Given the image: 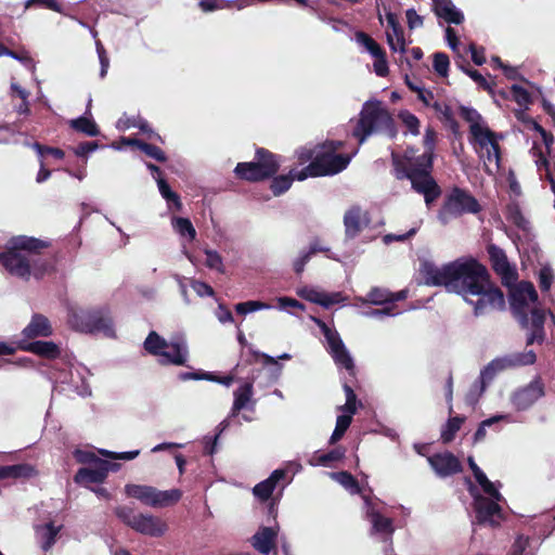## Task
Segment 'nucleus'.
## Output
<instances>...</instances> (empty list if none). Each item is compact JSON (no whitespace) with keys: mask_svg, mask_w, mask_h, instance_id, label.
Masks as SVG:
<instances>
[{"mask_svg":"<svg viewBox=\"0 0 555 555\" xmlns=\"http://www.w3.org/2000/svg\"><path fill=\"white\" fill-rule=\"evenodd\" d=\"M449 57L447 54L437 52L434 54V69L440 76H447L449 69Z\"/></svg>","mask_w":555,"mask_h":555,"instance_id":"3c124183","label":"nucleus"},{"mask_svg":"<svg viewBox=\"0 0 555 555\" xmlns=\"http://www.w3.org/2000/svg\"><path fill=\"white\" fill-rule=\"evenodd\" d=\"M270 308H271L270 305L262 302V301H257V300L240 302L235 306L236 312L241 313V314H246L248 312H254V311H258V310H267Z\"/></svg>","mask_w":555,"mask_h":555,"instance_id":"de8ad7c7","label":"nucleus"},{"mask_svg":"<svg viewBox=\"0 0 555 555\" xmlns=\"http://www.w3.org/2000/svg\"><path fill=\"white\" fill-rule=\"evenodd\" d=\"M296 173H289V175H282L279 177H275L271 183V191L275 196H279L283 193H285L292 185L294 179H297Z\"/></svg>","mask_w":555,"mask_h":555,"instance_id":"79ce46f5","label":"nucleus"},{"mask_svg":"<svg viewBox=\"0 0 555 555\" xmlns=\"http://www.w3.org/2000/svg\"><path fill=\"white\" fill-rule=\"evenodd\" d=\"M511 96L520 107H527L531 102L529 92L524 87L518 85L512 86Z\"/></svg>","mask_w":555,"mask_h":555,"instance_id":"09e8293b","label":"nucleus"},{"mask_svg":"<svg viewBox=\"0 0 555 555\" xmlns=\"http://www.w3.org/2000/svg\"><path fill=\"white\" fill-rule=\"evenodd\" d=\"M330 477L343 486L351 494L360 493V486L356 478L348 472L330 473Z\"/></svg>","mask_w":555,"mask_h":555,"instance_id":"c9c22d12","label":"nucleus"},{"mask_svg":"<svg viewBox=\"0 0 555 555\" xmlns=\"http://www.w3.org/2000/svg\"><path fill=\"white\" fill-rule=\"evenodd\" d=\"M296 294L299 297H301L302 299H306L308 301H311L313 304H318V305L322 306V301L324 298V292H322L315 287H311V286L298 287L296 289Z\"/></svg>","mask_w":555,"mask_h":555,"instance_id":"c03bdc74","label":"nucleus"},{"mask_svg":"<svg viewBox=\"0 0 555 555\" xmlns=\"http://www.w3.org/2000/svg\"><path fill=\"white\" fill-rule=\"evenodd\" d=\"M180 380H199V379H207V380H216L215 375L211 373H198V372H183L179 374Z\"/></svg>","mask_w":555,"mask_h":555,"instance_id":"0e129e2a","label":"nucleus"},{"mask_svg":"<svg viewBox=\"0 0 555 555\" xmlns=\"http://www.w3.org/2000/svg\"><path fill=\"white\" fill-rule=\"evenodd\" d=\"M399 118L412 134L417 135L420 133V120L415 115L409 111H402L399 113Z\"/></svg>","mask_w":555,"mask_h":555,"instance_id":"49530a36","label":"nucleus"},{"mask_svg":"<svg viewBox=\"0 0 555 555\" xmlns=\"http://www.w3.org/2000/svg\"><path fill=\"white\" fill-rule=\"evenodd\" d=\"M156 182L158 185L159 193L167 201L169 208H171V206H175L177 210H180L182 208V204L180 202L179 195L170 189L168 183L163 178L157 177Z\"/></svg>","mask_w":555,"mask_h":555,"instance_id":"4c0bfd02","label":"nucleus"},{"mask_svg":"<svg viewBox=\"0 0 555 555\" xmlns=\"http://www.w3.org/2000/svg\"><path fill=\"white\" fill-rule=\"evenodd\" d=\"M21 348L47 359H55L61 354L60 347L53 341L21 343Z\"/></svg>","mask_w":555,"mask_h":555,"instance_id":"c756f323","label":"nucleus"},{"mask_svg":"<svg viewBox=\"0 0 555 555\" xmlns=\"http://www.w3.org/2000/svg\"><path fill=\"white\" fill-rule=\"evenodd\" d=\"M307 250L311 254V256L315 255L317 253H326L327 258L339 261V259L334 254H330V248L320 240L312 241Z\"/></svg>","mask_w":555,"mask_h":555,"instance_id":"13d9d810","label":"nucleus"},{"mask_svg":"<svg viewBox=\"0 0 555 555\" xmlns=\"http://www.w3.org/2000/svg\"><path fill=\"white\" fill-rule=\"evenodd\" d=\"M427 461L439 477H447L462 469L459 459L450 452L435 454L429 456Z\"/></svg>","mask_w":555,"mask_h":555,"instance_id":"5701e85b","label":"nucleus"},{"mask_svg":"<svg viewBox=\"0 0 555 555\" xmlns=\"http://www.w3.org/2000/svg\"><path fill=\"white\" fill-rule=\"evenodd\" d=\"M314 321L325 336L330 353L332 354L336 365L344 367L352 375L354 373L353 359L343 343L339 334L336 331L331 330L324 322L320 320Z\"/></svg>","mask_w":555,"mask_h":555,"instance_id":"2eb2a0df","label":"nucleus"},{"mask_svg":"<svg viewBox=\"0 0 555 555\" xmlns=\"http://www.w3.org/2000/svg\"><path fill=\"white\" fill-rule=\"evenodd\" d=\"M74 456L77 462L82 463V464L93 465V464H96V461H101L100 459L96 457V455L93 452L88 451V450L77 449L74 452Z\"/></svg>","mask_w":555,"mask_h":555,"instance_id":"4d7b16f0","label":"nucleus"},{"mask_svg":"<svg viewBox=\"0 0 555 555\" xmlns=\"http://www.w3.org/2000/svg\"><path fill=\"white\" fill-rule=\"evenodd\" d=\"M280 167L279 160L272 153L259 149L256 152V162L238 163L235 173L248 181H259L274 175Z\"/></svg>","mask_w":555,"mask_h":555,"instance_id":"f8f14e48","label":"nucleus"},{"mask_svg":"<svg viewBox=\"0 0 555 555\" xmlns=\"http://www.w3.org/2000/svg\"><path fill=\"white\" fill-rule=\"evenodd\" d=\"M364 504L366 518L371 522V535L378 534L385 542H391L395 532L392 519L385 517L369 498L364 496Z\"/></svg>","mask_w":555,"mask_h":555,"instance_id":"f3484780","label":"nucleus"},{"mask_svg":"<svg viewBox=\"0 0 555 555\" xmlns=\"http://www.w3.org/2000/svg\"><path fill=\"white\" fill-rule=\"evenodd\" d=\"M418 272L425 285L442 286L461 296L476 318L505 307L504 294L491 281L487 268L473 258H461L442 266L424 259Z\"/></svg>","mask_w":555,"mask_h":555,"instance_id":"f257e3e1","label":"nucleus"},{"mask_svg":"<svg viewBox=\"0 0 555 555\" xmlns=\"http://www.w3.org/2000/svg\"><path fill=\"white\" fill-rule=\"evenodd\" d=\"M46 246V243L34 237H14L8 251L0 254V263L14 276L40 279L51 270L48 260L39 255V250Z\"/></svg>","mask_w":555,"mask_h":555,"instance_id":"f03ea898","label":"nucleus"},{"mask_svg":"<svg viewBox=\"0 0 555 555\" xmlns=\"http://www.w3.org/2000/svg\"><path fill=\"white\" fill-rule=\"evenodd\" d=\"M507 417H508V415H506V414H498V415L491 416V417L482 421L479 424V427L477 428V430L474 435V442L477 443V442L485 440V438L487 436V428L494 426L495 424H498L501 421L507 420Z\"/></svg>","mask_w":555,"mask_h":555,"instance_id":"37998d69","label":"nucleus"},{"mask_svg":"<svg viewBox=\"0 0 555 555\" xmlns=\"http://www.w3.org/2000/svg\"><path fill=\"white\" fill-rule=\"evenodd\" d=\"M172 229L183 238L193 241L196 237V230L188 218L173 217L171 219Z\"/></svg>","mask_w":555,"mask_h":555,"instance_id":"f704fd0d","label":"nucleus"},{"mask_svg":"<svg viewBox=\"0 0 555 555\" xmlns=\"http://www.w3.org/2000/svg\"><path fill=\"white\" fill-rule=\"evenodd\" d=\"M488 254L494 271L501 276L505 285H511L517 280L516 269L511 266L503 249L495 245L488 247Z\"/></svg>","mask_w":555,"mask_h":555,"instance_id":"412c9836","label":"nucleus"},{"mask_svg":"<svg viewBox=\"0 0 555 555\" xmlns=\"http://www.w3.org/2000/svg\"><path fill=\"white\" fill-rule=\"evenodd\" d=\"M435 13L450 24H461L464 21L463 13L451 0H434Z\"/></svg>","mask_w":555,"mask_h":555,"instance_id":"c85d7f7f","label":"nucleus"},{"mask_svg":"<svg viewBox=\"0 0 555 555\" xmlns=\"http://www.w3.org/2000/svg\"><path fill=\"white\" fill-rule=\"evenodd\" d=\"M124 142L127 144H130V145L138 146L149 157H152L158 162L166 160L165 153L158 146H155V145H152V144H149V143L142 142L140 140H135V139H125Z\"/></svg>","mask_w":555,"mask_h":555,"instance_id":"e433bc0d","label":"nucleus"},{"mask_svg":"<svg viewBox=\"0 0 555 555\" xmlns=\"http://www.w3.org/2000/svg\"><path fill=\"white\" fill-rule=\"evenodd\" d=\"M436 132L431 128H427L424 135V152L434 155Z\"/></svg>","mask_w":555,"mask_h":555,"instance_id":"338daca9","label":"nucleus"},{"mask_svg":"<svg viewBox=\"0 0 555 555\" xmlns=\"http://www.w3.org/2000/svg\"><path fill=\"white\" fill-rule=\"evenodd\" d=\"M344 390L346 393V403L339 408L341 412H350L356 413L357 411V396L353 392L352 388L345 384Z\"/></svg>","mask_w":555,"mask_h":555,"instance_id":"603ef678","label":"nucleus"},{"mask_svg":"<svg viewBox=\"0 0 555 555\" xmlns=\"http://www.w3.org/2000/svg\"><path fill=\"white\" fill-rule=\"evenodd\" d=\"M469 143L483 163L485 170L494 175L500 168L501 152L499 141L501 134L493 132L488 126L475 127L469 134Z\"/></svg>","mask_w":555,"mask_h":555,"instance_id":"1a4fd4ad","label":"nucleus"},{"mask_svg":"<svg viewBox=\"0 0 555 555\" xmlns=\"http://www.w3.org/2000/svg\"><path fill=\"white\" fill-rule=\"evenodd\" d=\"M464 421V416H454L449 418L446 426L441 430V439L444 443H448L454 439L455 434L461 428Z\"/></svg>","mask_w":555,"mask_h":555,"instance_id":"ea45409f","label":"nucleus"},{"mask_svg":"<svg viewBox=\"0 0 555 555\" xmlns=\"http://www.w3.org/2000/svg\"><path fill=\"white\" fill-rule=\"evenodd\" d=\"M53 328L47 317L35 313L28 325L23 330L22 334L27 339L37 337H48L52 335Z\"/></svg>","mask_w":555,"mask_h":555,"instance_id":"393cba45","label":"nucleus"},{"mask_svg":"<svg viewBox=\"0 0 555 555\" xmlns=\"http://www.w3.org/2000/svg\"><path fill=\"white\" fill-rule=\"evenodd\" d=\"M145 350L157 358L162 365H185L189 360V347L183 337L166 340L156 332H151L144 341Z\"/></svg>","mask_w":555,"mask_h":555,"instance_id":"6e6552de","label":"nucleus"},{"mask_svg":"<svg viewBox=\"0 0 555 555\" xmlns=\"http://www.w3.org/2000/svg\"><path fill=\"white\" fill-rule=\"evenodd\" d=\"M191 285L194 292L201 297L214 295V289L204 282L192 281Z\"/></svg>","mask_w":555,"mask_h":555,"instance_id":"774afa93","label":"nucleus"},{"mask_svg":"<svg viewBox=\"0 0 555 555\" xmlns=\"http://www.w3.org/2000/svg\"><path fill=\"white\" fill-rule=\"evenodd\" d=\"M480 205L477 199L467 191L454 188L438 214V219L442 224H447L451 218L463 214H477Z\"/></svg>","mask_w":555,"mask_h":555,"instance_id":"ddd939ff","label":"nucleus"},{"mask_svg":"<svg viewBox=\"0 0 555 555\" xmlns=\"http://www.w3.org/2000/svg\"><path fill=\"white\" fill-rule=\"evenodd\" d=\"M343 147L341 141H330L313 151H302L299 154L301 162L312 159L302 170L298 171L297 180L302 181L308 177L333 176L343 171L349 165L352 155L337 154Z\"/></svg>","mask_w":555,"mask_h":555,"instance_id":"20e7f679","label":"nucleus"},{"mask_svg":"<svg viewBox=\"0 0 555 555\" xmlns=\"http://www.w3.org/2000/svg\"><path fill=\"white\" fill-rule=\"evenodd\" d=\"M205 263L208 268L217 270L219 272H223L222 257L216 250L205 249Z\"/></svg>","mask_w":555,"mask_h":555,"instance_id":"864d4df0","label":"nucleus"},{"mask_svg":"<svg viewBox=\"0 0 555 555\" xmlns=\"http://www.w3.org/2000/svg\"><path fill=\"white\" fill-rule=\"evenodd\" d=\"M537 356L532 350L522 352H512L498 357L489 362L480 372L479 383L472 386L466 401L474 404L486 387L493 380V378L501 372L517 369L526 365H531L535 362Z\"/></svg>","mask_w":555,"mask_h":555,"instance_id":"423d86ee","label":"nucleus"},{"mask_svg":"<svg viewBox=\"0 0 555 555\" xmlns=\"http://www.w3.org/2000/svg\"><path fill=\"white\" fill-rule=\"evenodd\" d=\"M276 302L281 310H287L288 308L305 310V306L300 301L291 297H278Z\"/></svg>","mask_w":555,"mask_h":555,"instance_id":"052dcab7","label":"nucleus"},{"mask_svg":"<svg viewBox=\"0 0 555 555\" xmlns=\"http://www.w3.org/2000/svg\"><path fill=\"white\" fill-rule=\"evenodd\" d=\"M392 297V293L385 288L374 287L372 288L366 297H358L357 300L361 304H372V305H385L390 304Z\"/></svg>","mask_w":555,"mask_h":555,"instance_id":"72a5a7b5","label":"nucleus"},{"mask_svg":"<svg viewBox=\"0 0 555 555\" xmlns=\"http://www.w3.org/2000/svg\"><path fill=\"white\" fill-rule=\"evenodd\" d=\"M100 453L106 457L113 459V460H124V461H131L134 460L139 454V450L134 451H128V452H112L107 450H100Z\"/></svg>","mask_w":555,"mask_h":555,"instance_id":"6e6d98bb","label":"nucleus"},{"mask_svg":"<svg viewBox=\"0 0 555 555\" xmlns=\"http://www.w3.org/2000/svg\"><path fill=\"white\" fill-rule=\"evenodd\" d=\"M433 154L427 152L417 155L415 149L409 147L403 157L392 154V163L396 168V160H398L406 171H430L433 167Z\"/></svg>","mask_w":555,"mask_h":555,"instance_id":"6ab92c4d","label":"nucleus"},{"mask_svg":"<svg viewBox=\"0 0 555 555\" xmlns=\"http://www.w3.org/2000/svg\"><path fill=\"white\" fill-rule=\"evenodd\" d=\"M374 72L379 77H385L388 74V63L385 53L374 57Z\"/></svg>","mask_w":555,"mask_h":555,"instance_id":"680f3d73","label":"nucleus"},{"mask_svg":"<svg viewBox=\"0 0 555 555\" xmlns=\"http://www.w3.org/2000/svg\"><path fill=\"white\" fill-rule=\"evenodd\" d=\"M114 513L125 525L144 535L162 537L168 530L167 524L159 517L152 514H137L130 506H117Z\"/></svg>","mask_w":555,"mask_h":555,"instance_id":"9d476101","label":"nucleus"},{"mask_svg":"<svg viewBox=\"0 0 555 555\" xmlns=\"http://www.w3.org/2000/svg\"><path fill=\"white\" fill-rule=\"evenodd\" d=\"M278 529L261 527L253 537V546L261 554L269 555L275 547Z\"/></svg>","mask_w":555,"mask_h":555,"instance_id":"a878e982","label":"nucleus"},{"mask_svg":"<svg viewBox=\"0 0 555 555\" xmlns=\"http://www.w3.org/2000/svg\"><path fill=\"white\" fill-rule=\"evenodd\" d=\"M462 117L469 124V134L474 132L475 127L488 126L479 113L473 108H462Z\"/></svg>","mask_w":555,"mask_h":555,"instance_id":"a18cd8bd","label":"nucleus"},{"mask_svg":"<svg viewBox=\"0 0 555 555\" xmlns=\"http://www.w3.org/2000/svg\"><path fill=\"white\" fill-rule=\"evenodd\" d=\"M35 475V468L28 464H17L0 467V480L9 478H27Z\"/></svg>","mask_w":555,"mask_h":555,"instance_id":"2f4dec72","label":"nucleus"},{"mask_svg":"<svg viewBox=\"0 0 555 555\" xmlns=\"http://www.w3.org/2000/svg\"><path fill=\"white\" fill-rule=\"evenodd\" d=\"M62 526L55 525L50 521L46 525H37L35 526L36 539L38 540L40 547L47 552L49 551L56 542L57 534L61 531Z\"/></svg>","mask_w":555,"mask_h":555,"instance_id":"cd10ccee","label":"nucleus"},{"mask_svg":"<svg viewBox=\"0 0 555 555\" xmlns=\"http://www.w3.org/2000/svg\"><path fill=\"white\" fill-rule=\"evenodd\" d=\"M345 300H346V297L339 292L331 293V294L324 292L322 307L330 308L331 306H333L335 304H340Z\"/></svg>","mask_w":555,"mask_h":555,"instance_id":"69168bd1","label":"nucleus"},{"mask_svg":"<svg viewBox=\"0 0 555 555\" xmlns=\"http://www.w3.org/2000/svg\"><path fill=\"white\" fill-rule=\"evenodd\" d=\"M553 279L554 274L550 267L541 268L539 272V286L541 291L547 292L551 288Z\"/></svg>","mask_w":555,"mask_h":555,"instance_id":"5fc2aeb1","label":"nucleus"},{"mask_svg":"<svg viewBox=\"0 0 555 555\" xmlns=\"http://www.w3.org/2000/svg\"><path fill=\"white\" fill-rule=\"evenodd\" d=\"M70 127L90 137H96L100 133L95 122L92 119L83 116L70 120Z\"/></svg>","mask_w":555,"mask_h":555,"instance_id":"58836bf2","label":"nucleus"},{"mask_svg":"<svg viewBox=\"0 0 555 555\" xmlns=\"http://www.w3.org/2000/svg\"><path fill=\"white\" fill-rule=\"evenodd\" d=\"M537 299L538 294L529 282H520L511 291V308L520 324L528 325L529 306Z\"/></svg>","mask_w":555,"mask_h":555,"instance_id":"dca6fc26","label":"nucleus"},{"mask_svg":"<svg viewBox=\"0 0 555 555\" xmlns=\"http://www.w3.org/2000/svg\"><path fill=\"white\" fill-rule=\"evenodd\" d=\"M285 476V472L282 469L274 470L270 477L254 487L255 496L267 500L272 494L276 483Z\"/></svg>","mask_w":555,"mask_h":555,"instance_id":"7c9ffc66","label":"nucleus"},{"mask_svg":"<svg viewBox=\"0 0 555 555\" xmlns=\"http://www.w3.org/2000/svg\"><path fill=\"white\" fill-rule=\"evenodd\" d=\"M544 396V387L540 379H534L528 385L513 392L511 401L516 410L525 411L532 406Z\"/></svg>","mask_w":555,"mask_h":555,"instance_id":"a211bd4d","label":"nucleus"},{"mask_svg":"<svg viewBox=\"0 0 555 555\" xmlns=\"http://www.w3.org/2000/svg\"><path fill=\"white\" fill-rule=\"evenodd\" d=\"M528 325L521 324V326L528 331L530 334L527 338V345H532L535 341H543L544 339V322H545V313L540 309H531L528 310Z\"/></svg>","mask_w":555,"mask_h":555,"instance_id":"b1692460","label":"nucleus"},{"mask_svg":"<svg viewBox=\"0 0 555 555\" xmlns=\"http://www.w3.org/2000/svg\"><path fill=\"white\" fill-rule=\"evenodd\" d=\"M396 177L397 179H409L412 184V189L424 195V199L427 206H430L441 194L440 188L430 176V171H406L396 160Z\"/></svg>","mask_w":555,"mask_h":555,"instance_id":"4468645a","label":"nucleus"},{"mask_svg":"<svg viewBox=\"0 0 555 555\" xmlns=\"http://www.w3.org/2000/svg\"><path fill=\"white\" fill-rule=\"evenodd\" d=\"M125 493L153 508L171 506L182 498V492L179 489L163 491L152 486L135 483L126 485Z\"/></svg>","mask_w":555,"mask_h":555,"instance_id":"9b49d317","label":"nucleus"},{"mask_svg":"<svg viewBox=\"0 0 555 555\" xmlns=\"http://www.w3.org/2000/svg\"><path fill=\"white\" fill-rule=\"evenodd\" d=\"M345 456L344 448H336L327 453L315 452L308 461L311 466H330L331 463L340 461Z\"/></svg>","mask_w":555,"mask_h":555,"instance_id":"473e14b6","label":"nucleus"},{"mask_svg":"<svg viewBox=\"0 0 555 555\" xmlns=\"http://www.w3.org/2000/svg\"><path fill=\"white\" fill-rule=\"evenodd\" d=\"M67 323L81 333H103L107 337L115 335L113 322L103 309H88L77 305H68Z\"/></svg>","mask_w":555,"mask_h":555,"instance_id":"0eeeda50","label":"nucleus"},{"mask_svg":"<svg viewBox=\"0 0 555 555\" xmlns=\"http://www.w3.org/2000/svg\"><path fill=\"white\" fill-rule=\"evenodd\" d=\"M356 41L365 48V50L373 56H379L385 53L382 47L369 35L363 31H358L356 34Z\"/></svg>","mask_w":555,"mask_h":555,"instance_id":"a19ab883","label":"nucleus"},{"mask_svg":"<svg viewBox=\"0 0 555 555\" xmlns=\"http://www.w3.org/2000/svg\"><path fill=\"white\" fill-rule=\"evenodd\" d=\"M396 314H398V312H393L392 307H385L383 309H372L370 311L362 312V315L375 319H383L384 317H390Z\"/></svg>","mask_w":555,"mask_h":555,"instance_id":"e2e57ef3","label":"nucleus"},{"mask_svg":"<svg viewBox=\"0 0 555 555\" xmlns=\"http://www.w3.org/2000/svg\"><path fill=\"white\" fill-rule=\"evenodd\" d=\"M377 133L395 138L397 130L393 119L380 101H366L352 129V135L359 141V144H363L370 135Z\"/></svg>","mask_w":555,"mask_h":555,"instance_id":"39448f33","label":"nucleus"},{"mask_svg":"<svg viewBox=\"0 0 555 555\" xmlns=\"http://www.w3.org/2000/svg\"><path fill=\"white\" fill-rule=\"evenodd\" d=\"M116 468V465H111L106 461H96V464L90 467L80 468L76 473L74 480L76 483L85 487H88L90 483H100L106 479L109 469Z\"/></svg>","mask_w":555,"mask_h":555,"instance_id":"4be33fe9","label":"nucleus"},{"mask_svg":"<svg viewBox=\"0 0 555 555\" xmlns=\"http://www.w3.org/2000/svg\"><path fill=\"white\" fill-rule=\"evenodd\" d=\"M387 23H388V26L391 28L390 33H393V35L397 37L400 53H404L405 52V42H404V38H403V33L396 20V16L391 13L387 14Z\"/></svg>","mask_w":555,"mask_h":555,"instance_id":"8fccbe9b","label":"nucleus"},{"mask_svg":"<svg viewBox=\"0 0 555 555\" xmlns=\"http://www.w3.org/2000/svg\"><path fill=\"white\" fill-rule=\"evenodd\" d=\"M311 254L308 250H302L299 256L293 261V269L297 274H301L306 264L311 259Z\"/></svg>","mask_w":555,"mask_h":555,"instance_id":"bf43d9fd","label":"nucleus"},{"mask_svg":"<svg viewBox=\"0 0 555 555\" xmlns=\"http://www.w3.org/2000/svg\"><path fill=\"white\" fill-rule=\"evenodd\" d=\"M468 465L483 492V494H481L474 486L469 487V492L474 501L473 506L476 514V520L479 525L496 527L503 518L502 508L499 504L503 501V496L495 485L488 479L487 475L479 468L472 456L468 457Z\"/></svg>","mask_w":555,"mask_h":555,"instance_id":"7ed1b4c3","label":"nucleus"},{"mask_svg":"<svg viewBox=\"0 0 555 555\" xmlns=\"http://www.w3.org/2000/svg\"><path fill=\"white\" fill-rule=\"evenodd\" d=\"M253 395L254 388L251 383L243 384L233 392V405L231 408L229 417L220 423L221 430L225 429L229 426V418L237 416L242 410H255L256 401L253 399Z\"/></svg>","mask_w":555,"mask_h":555,"instance_id":"aec40b11","label":"nucleus"},{"mask_svg":"<svg viewBox=\"0 0 555 555\" xmlns=\"http://www.w3.org/2000/svg\"><path fill=\"white\" fill-rule=\"evenodd\" d=\"M367 221L365 212L360 208L353 207L349 209L344 217L346 236L353 238L367 224Z\"/></svg>","mask_w":555,"mask_h":555,"instance_id":"bb28decb","label":"nucleus"}]
</instances>
